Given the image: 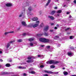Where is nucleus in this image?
Wrapping results in <instances>:
<instances>
[{"label":"nucleus","instance_id":"obj_4","mask_svg":"<svg viewBox=\"0 0 76 76\" xmlns=\"http://www.w3.org/2000/svg\"><path fill=\"white\" fill-rule=\"evenodd\" d=\"M14 41H11L10 42L7 43L6 47L7 48H8L9 47H10V45L11 43H13V42H14Z\"/></svg>","mask_w":76,"mask_h":76},{"label":"nucleus","instance_id":"obj_13","mask_svg":"<svg viewBox=\"0 0 76 76\" xmlns=\"http://www.w3.org/2000/svg\"><path fill=\"white\" fill-rule=\"evenodd\" d=\"M44 72L47 73H50V74H51V71L45 70L44 71Z\"/></svg>","mask_w":76,"mask_h":76},{"label":"nucleus","instance_id":"obj_3","mask_svg":"<svg viewBox=\"0 0 76 76\" xmlns=\"http://www.w3.org/2000/svg\"><path fill=\"white\" fill-rule=\"evenodd\" d=\"M36 23L37 24H33L32 25V26L33 28H36V27H37V26H38V25H39V21H37L36 22Z\"/></svg>","mask_w":76,"mask_h":76},{"label":"nucleus","instance_id":"obj_14","mask_svg":"<svg viewBox=\"0 0 76 76\" xmlns=\"http://www.w3.org/2000/svg\"><path fill=\"white\" fill-rule=\"evenodd\" d=\"M22 24L23 26H26V23L24 21H23L22 22Z\"/></svg>","mask_w":76,"mask_h":76},{"label":"nucleus","instance_id":"obj_39","mask_svg":"<svg viewBox=\"0 0 76 76\" xmlns=\"http://www.w3.org/2000/svg\"><path fill=\"white\" fill-rule=\"evenodd\" d=\"M38 57H42V55H38Z\"/></svg>","mask_w":76,"mask_h":76},{"label":"nucleus","instance_id":"obj_50","mask_svg":"<svg viewBox=\"0 0 76 76\" xmlns=\"http://www.w3.org/2000/svg\"><path fill=\"white\" fill-rule=\"evenodd\" d=\"M40 46L41 47H44V45H40Z\"/></svg>","mask_w":76,"mask_h":76},{"label":"nucleus","instance_id":"obj_27","mask_svg":"<svg viewBox=\"0 0 76 76\" xmlns=\"http://www.w3.org/2000/svg\"><path fill=\"white\" fill-rule=\"evenodd\" d=\"M61 12V10H59L57 11V13H60Z\"/></svg>","mask_w":76,"mask_h":76},{"label":"nucleus","instance_id":"obj_1","mask_svg":"<svg viewBox=\"0 0 76 76\" xmlns=\"http://www.w3.org/2000/svg\"><path fill=\"white\" fill-rule=\"evenodd\" d=\"M39 39L40 42H50L49 39H46L45 38H40Z\"/></svg>","mask_w":76,"mask_h":76},{"label":"nucleus","instance_id":"obj_38","mask_svg":"<svg viewBox=\"0 0 76 76\" xmlns=\"http://www.w3.org/2000/svg\"><path fill=\"white\" fill-rule=\"evenodd\" d=\"M70 13V12H66V14L67 15H69V13Z\"/></svg>","mask_w":76,"mask_h":76},{"label":"nucleus","instance_id":"obj_31","mask_svg":"<svg viewBox=\"0 0 76 76\" xmlns=\"http://www.w3.org/2000/svg\"><path fill=\"white\" fill-rule=\"evenodd\" d=\"M45 35V36H48V33H45L44 34Z\"/></svg>","mask_w":76,"mask_h":76},{"label":"nucleus","instance_id":"obj_35","mask_svg":"<svg viewBox=\"0 0 76 76\" xmlns=\"http://www.w3.org/2000/svg\"><path fill=\"white\" fill-rule=\"evenodd\" d=\"M39 37V36H41V35H42V34H39L37 35Z\"/></svg>","mask_w":76,"mask_h":76},{"label":"nucleus","instance_id":"obj_41","mask_svg":"<svg viewBox=\"0 0 76 76\" xmlns=\"http://www.w3.org/2000/svg\"><path fill=\"white\" fill-rule=\"evenodd\" d=\"M50 51V52H51L52 51H53V50L51 49L50 50H49Z\"/></svg>","mask_w":76,"mask_h":76},{"label":"nucleus","instance_id":"obj_34","mask_svg":"<svg viewBox=\"0 0 76 76\" xmlns=\"http://www.w3.org/2000/svg\"><path fill=\"white\" fill-rule=\"evenodd\" d=\"M70 29L69 28H66L65 30V31H68V30H69Z\"/></svg>","mask_w":76,"mask_h":76},{"label":"nucleus","instance_id":"obj_58","mask_svg":"<svg viewBox=\"0 0 76 76\" xmlns=\"http://www.w3.org/2000/svg\"><path fill=\"white\" fill-rule=\"evenodd\" d=\"M60 45H58V47H60Z\"/></svg>","mask_w":76,"mask_h":76},{"label":"nucleus","instance_id":"obj_17","mask_svg":"<svg viewBox=\"0 0 76 76\" xmlns=\"http://www.w3.org/2000/svg\"><path fill=\"white\" fill-rule=\"evenodd\" d=\"M29 73H31V74H35V72L33 71H29Z\"/></svg>","mask_w":76,"mask_h":76},{"label":"nucleus","instance_id":"obj_23","mask_svg":"<svg viewBox=\"0 0 76 76\" xmlns=\"http://www.w3.org/2000/svg\"><path fill=\"white\" fill-rule=\"evenodd\" d=\"M31 58H33L32 56H29L28 57V59H29L30 60V59H31Z\"/></svg>","mask_w":76,"mask_h":76},{"label":"nucleus","instance_id":"obj_16","mask_svg":"<svg viewBox=\"0 0 76 76\" xmlns=\"http://www.w3.org/2000/svg\"><path fill=\"white\" fill-rule=\"evenodd\" d=\"M59 72H51V74H58Z\"/></svg>","mask_w":76,"mask_h":76},{"label":"nucleus","instance_id":"obj_11","mask_svg":"<svg viewBox=\"0 0 76 76\" xmlns=\"http://www.w3.org/2000/svg\"><path fill=\"white\" fill-rule=\"evenodd\" d=\"M48 28H49V26H46L44 28V30L46 31L48 29Z\"/></svg>","mask_w":76,"mask_h":76},{"label":"nucleus","instance_id":"obj_47","mask_svg":"<svg viewBox=\"0 0 76 76\" xmlns=\"http://www.w3.org/2000/svg\"><path fill=\"white\" fill-rule=\"evenodd\" d=\"M29 70H33V69L32 68H30Z\"/></svg>","mask_w":76,"mask_h":76},{"label":"nucleus","instance_id":"obj_22","mask_svg":"<svg viewBox=\"0 0 76 76\" xmlns=\"http://www.w3.org/2000/svg\"><path fill=\"white\" fill-rule=\"evenodd\" d=\"M17 42H22V40L21 39L18 40Z\"/></svg>","mask_w":76,"mask_h":76},{"label":"nucleus","instance_id":"obj_29","mask_svg":"<svg viewBox=\"0 0 76 76\" xmlns=\"http://www.w3.org/2000/svg\"><path fill=\"white\" fill-rule=\"evenodd\" d=\"M73 38H74V36H71L70 37V39H73Z\"/></svg>","mask_w":76,"mask_h":76},{"label":"nucleus","instance_id":"obj_52","mask_svg":"<svg viewBox=\"0 0 76 76\" xmlns=\"http://www.w3.org/2000/svg\"><path fill=\"white\" fill-rule=\"evenodd\" d=\"M50 31L51 32H53V30H50Z\"/></svg>","mask_w":76,"mask_h":76},{"label":"nucleus","instance_id":"obj_33","mask_svg":"<svg viewBox=\"0 0 76 76\" xmlns=\"http://www.w3.org/2000/svg\"><path fill=\"white\" fill-rule=\"evenodd\" d=\"M46 48L47 49H50V46H48L46 47Z\"/></svg>","mask_w":76,"mask_h":76},{"label":"nucleus","instance_id":"obj_60","mask_svg":"<svg viewBox=\"0 0 76 76\" xmlns=\"http://www.w3.org/2000/svg\"><path fill=\"white\" fill-rule=\"evenodd\" d=\"M26 4H27V6H28V5H27V4H28V3H27Z\"/></svg>","mask_w":76,"mask_h":76},{"label":"nucleus","instance_id":"obj_8","mask_svg":"<svg viewBox=\"0 0 76 76\" xmlns=\"http://www.w3.org/2000/svg\"><path fill=\"white\" fill-rule=\"evenodd\" d=\"M50 2H51V0H48V2L46 4L45 6V7H47V6H48V5H49V4H50Z\"/></svg>","mask_w":76,"mask_h":76},{"label":"nucleus","instance_id":"obj_19","mask_svg":"<svg viewBox=\"0 0 76 76\" xmlns=\"http://www.w3.org/2000/svg\"><path fill=\"white\" fill-rule=\"evenodd\" d=\"M58 38H59V37L58 36H56L54 37V39H57Z\"/></svg>","mask_w":76,"mask_h":76},{"label":"nucleus","instance_id":"obj_63","mask_svg":"<svg viewBox=\"0 0 76 76\" xmlns=\"http://www.w3.org/2000/svg\"><path fill=\"white\" fill-rule=\"evenodd\" d=\"M66 7V5H64V7Z\"/></svg>","mask_w":76,"mask_h":76},{"label":"nucleus","instance_id":"obj_28","mask_svg":"<svg viewBox=\"0 0 76 76\" xmlns=\"http://www.w3.org/2000/svg\"><path fill=\"white\" fill-rule=\"evenodd\" d=\"M40 26L41 27H43V26H44V23H41L40 24Z\"/></svg>","mask_w":76,"mask_h":76},{"label":"nucleus","instance_id":"obj_32","mask_svg":"<svg viewBox=\"0 0 76 76\" xmlns=\"http://www.w3.org/2000/svg\"><path fill=\"white\" fill-rule=\"evenodd\" d=\"M3 49H0V54H1L2 53V51Z\"/></svg>","mask_w":76,"mask_h":76},{"label":"nucleus","instance_id":"obj_61","mask_svg":"<svg viewBox=\"0 0 76 76\" xmlns=\"http://www.w3.org/2000/svg\"><path fill=\"white\" fill-rule=\"evenodd\" d=\"M11 61H12V60H10L9 61L10 62H11Z\"/></svg>","mask_w":76,"mask_h":76},{"label":"nucleus","instance_id":"obj_48","mask_svg":"<svg viewBox=\"0 0 76 76\" xmlns=\"http://www.w3.org/2000/svg\"><path fill=\"white\" fill-rule=\"evenodd\" d=\"M40 64V65H42L43 64H44V63H41Z\"/></svg>","mask_w":76,"mask_h":76},{"label":"nucleus","instance_id":"obj_18","mask_svg":"<svg viewBox=\"0 0 76 76\" xmlns=\"http://www.w3.org/2000/svg\"><path fill=\"white\" fill-rule=\"evenodd\" d=\"M63 73L64 75H68V73L66 71H64L63 72Z\"/></svg>","mask_w":76,"mask_h":76},{"label":"nucleus","instance_id":"obj_64","mask_svg":"<svg viewBox=\"0 0 76 76\" xmlns=\"http://www.w3.org/2000/svg\"><path fill=\"white\" fill-rule=\"evenodd\" d=\"M57 15H58V16H59V15H58V14Z\"/></svg>","mask_w":76,"mask_h":76},{"label":"nucleus","instance_id":"obj_2","mask_svg":"<svg viewBox=\"0 0 76 76\" xmlns=\"http://www.w3.org/2000/svg\"><path fill=\"white\" fill-rule=\"evenodd\" d=\"M59 62L58 61H56L54 60H50L48 61L46 63L47 64H57V63H58Z\"/></svg>","mask_w":76,"mask_h":76},{"label":"nucleus","instance_id":"obj_51","mask_svg":"<svg viewBox=\"0 0 76 76\" xmlns=\"http://www.w3.org/2000/svg\"><path fill=\"white\" fill-rule=\"evenodd\" d=\"M54 29H57V27H55Z\"/></svg>","mask_w":76,"mask_h":76},{"label":"nucleus","instance_id":"obj_54","mask_svg":"<svg viewBox=\"0 0 76 76\" xmlns=\"http://www.w3.org/2000/svg\"><path fill=\"white\" fill-rule=\"evenodd\" d=\"M71 76H76V75H71Z\"/></svg>","mask_w":76,"mask_h":76},{"label":"nucleus","instance_id":"obj_30","mask_svg":"<svg viewBox=\"0 0 76 76\" xmlns=\"http://www.w3.org/2000/svg\"><path fill=\"white\" fill-rule=\"evenodd\" d=\"M28 9L29 11H31V10H32V8L31 7H30L28 8Z\"/></svg>","mask_w":76,"mask_h":76},{"label":"nucleus","instance_id":"obj_40","mask_svg":"<svg viewBox=\"0 0 76 76\" xmlns=\"http://www.w3.org/2000/svg\"><path fill=\"white\" fill-rule=\"evenodd\" d=\"M44 67V65L40 66V67H41V68H43V67Z\"/></svg>","mask_w":76,"mask_h":76},{"label":"nucleus","instance_id":"obj_20","mask_svg":"<svg viewBox=\"0 0 76 76\" xmlns=\"http://www.w3.org/2000/svg\"><path fill=\"white\" fill-rule=\"evenodd\" d=\"M5 66L6 67H10V64H7Z\"/></svg>","mask_w":76,"mask_h":76},{"label":"nucleus","instance_id":"obj_43","mask_svg":"<svg viewBox=\"0 0 76 76\" xmlns=\"http://www.w3.org/2000/svg\"><path fill=\"white\" fill-rule=\"evenodd\" d=\"M54 23H51V26H53V25H54Z\"/></svg>","mask_w":76,"mask_h":76},{"label":"nucleus","instance_id":"obj_6","mask_svg":"<svg viewBox=\"0 0 76 76\" xmlns=\"http://www.w3.org/2000/svg\"><path fill=\"white\" fill-rule=\"evenodd\" d=\"M14 32V31H10L9 32H5L4 33V35H7V34H10V33H13Z\"/></svg>","mask_w":76,"mask_h":76},{"label":"nucleus","instance_id":"obj_57","mask_svg":"<svg viewBox=\"0 0 76 76\" xmlns=\"http://www.w3.org/2000/svg\"><path fill=\"white\" fill-rule=\"evenodd\" d=\"M56 1L58 2V0H56Z\"/></svg>","mask_w":76,"mask_h":76},{"label":"nucleus","instance_id":"obj_49","mask_svg":"<svg viewBox=\"0 0 76 76\" xmlns=\"http://www.w3.org/2000/svg\"><path fill=\"white\" fill-rule=\"evenodd\" d=\"M23 75V76H26V73H24Z\"/></svg>","mask_w":76,"mask_h":76},{"label":"nucleus","instance_id":"obj_37","mask_svg":"<svg viewBox=\"0 0 76 76\" xmlns=\"http://www.w3.org/2000/svg\"><path fill=\"white\" fill-rule=\"evenodd\" d=\"M23 14V13H22L21 14H20L19 15V18H20V17H22V14Z\"/></svg>","mask_w":76,"mask_h":76},{"label":"nucleus","instance_id":"obj_59","mask_svg":"<svg viewBox=\"0 0 76 76\" xmlns=\"http://www.w3.org/2000/svg\"><path fill=\"white\" fill-rule=\"evenodd\" d=\"M63 69H65V68H64V67L63 68Z\"/></svg>","mask_w":76,"mask_h":76},{"label":"nucleus","instance_id":"obj_15","mask_svg":"<svg viewBox=\"0 0 76 76\" xmlns=\"http://www.w3.org/2000/svg\"><path fill=\"white\" fill-rule=\"evenodd\" d=\"M33 61H34V60H28L27 61V63H32Z\"/></svg>","mask_w":76,"mask_h":76},{"label":"nucleus","instance_id":"obj_12","mask_svg":"<svg viewBox=\"0 0 76 76\" xmlns=\"http://www.w3.org/2000/svg\"><path fill=\"white\" fill-rule=\"evenodd\" d=\"M18 67L19 68V69H26V67L24 66L22 67L21 66H19Z\"/></svg>","mask_w":76,"mask_h":76},{"label":"nucleus","instance_id":"obj_25","mask_svg":"<svg viewBox=\"0 0 76 76\" xmlns=\"http://www.w3.org/2000/svg\"><path fill=\"white\" fill-rule=\"evenodd\" d=\"M30 45L31 47H33V45H34V44L32 42L30 43Z\"/></svg>","mask_w":76,"mask_h":76},{"label":"nucleus","instance_id":"obj_62","mask_svg":"<svg viewBox=\"0 0 76 76\" xmlns=\"http://www.w3.org/2000/svg\"><path fill=\"white\" fill-rule=\"evenodd\" d=\"M27 15H30V14L27 13Z\"/></svg>","mask_w":76,"mask_h":76},{"label":"nucleus","instance_id":"obj_21","mask_svg":"<svg viewBox=\"0 0 76 76\" xmlns=\"http://www.w3.org/2000/svg\"><path fill=\"white\" fill-rule=\"evenodd\" d=\"M56 13L55 11H53L51 12V15H54V13Z\"/></svg>","mask_w":76,"mask_h":76},{"label":"nucleus","instance_id":"obj_5","mask_svg":"<svg viewBox=\"0 0 76 76\" xmlns=\"http://www.w3.org/2000/svg\"><path fill=\"white\" fill-rule=\"evenodd\" d=\"M68 55L69 56V57H72V56H73V53L72 52H69L68 53Z\"/></svg>","mask_w":76,"mask_h":76},{"label":"nucleus","instance_id":"obj_24","mask_svg":"<svg viewBox=\"0 0 76 76\" xmlns=\"http://www.w3.org/2000/svg\"><path fill=\"white\" fill-rule=\"evenodd\" d=\"M34 39L32 38H30L28 39V41H32Z\"/></svg>","mask_w":76,"mask_h":76},{"label":"nucleus","instance_id":"obj_26","mask_svg":"<svg viewBox=\"0 0 76 76\" xmlns=\"http://www.w3.org/2000/svg\"><path fill=\"white\" fill-rule=\"evenodd\" d=\"M50 67L51 69H54V68L55 67V66H54V65H51L50 66Z\"/></svg>","mask_w":76,"mask_h":76},{"label":"nucleus","instance_id":"obj_9","mask_svg":"<svg viewBox=\"0 0 76 76\" xmlns=\"http://www.w3.org/2000/svg\"><path fill=\"white\" fill-rule=\"evenodd\" d=\"M48 18H49V19H50L51 20H54V17L52 16H48Z\"/></svg>","mask_w":76,"mask_h":76},{"label":"nucleus","instance_id":"obj_10","mask_svg":"<svg viewBox=\"0 0 76 76\" xmlns=\"http://www.w3.org/2000/svg\"><path fill=\"white\" fill-rule=\"evenodd\" d=\"M6 6L7 7H10L12 6V4L10 3H8L6 4Z\"/></svg>","mask_w":76,"mask_h":76},{"label":"nucleus","instance_id":"obj_44","mask_svg":"<svg viewBox=\"0 0 76 76\" xmlns=\"http://www.w3.org/2000/svg\"><path fill=\"white\" fill-rule=\"evenodd\" d=\"M0 61L1 62H2V61H3V60H2V59H0Z\"/></svg>","mask_w":76,"mask_h":76},{"label":"nucleus","instance_id":"obj_45","mask_svg":"<svg viewBox=\"0 0 76 76\" xmlns=\"http://www.w3.org/2000/svg\"><path fill=\"white\" fill-rule=\"evenodd\" d=\"M7 73L6 72H4L3 73V74L4 75H5V74H7Z\"/></svg>","mask_w":76,"mask_h":76},{"label":"nucleus","instance_id":"obj_55","mask_svg":"<svg viewBox=\"0 0 76 76\" xmlns=\"http://www.w3.org/2000/svg\"><path fill=\"white\" fill-rule=\"evenodd\" d=\"M69 18H72V16H71V15H70Z\"/></svg>","mask_w":76,"mask_h":76},{"label":"nucleus","instance_id":"obj_56","mask_svg":"<svg viewBox=\"0 0 76 76\" xmlns=\"http://www.w3.org/2000/svg\"><path fill=\"white\" fill-rule=\"evenodd\" d=\"M58 26H59L58 24H57L56 25V26H57V27H58Z\"/></svg>","mask_w":76,"mask_h":76},{"label":"nucleus","instance_id":"obj_53","mask_svg":"<svg viewBox=\"0 0 76 76\" xmlns=\"http://www.w3.org/2000/svg\"><path fill=\"white\" fill-rule=\"evenodd\" d=\"M54 9H57V7H54Z\"/></svg>","mask_w":76,"mask_h":76},{"label":"nucleus","instance_id":"obj_42","mask_svg":"<svg viewBox=\"0 0 76 76\" xmlns=\"http://www.w3.org/2000/svg\"><path fill=\"white\" fill-rule=\"evenodd\" d=\"M74 3L76 4V0H75L74 1Z\"/></svg>","mask_w":76,"mask_h":76},{"label":"nucleus","instance_id":"obj_7","mask_svg":"<svg viewBox=\"0 0 76 76\" xmlns=\"http://www.w3.org/2000/svg\"><path fill=\"white\" fill-rule=\"evenodd\" d=\"M32 20L33 21H36V20H38V18L37 17H35L33 18Z\"/></svg>","mask_w":76,"mask_h":76},{"label":"nucleus","instance_id":"obj_36","mask_svg":"<svg viewBox=\"0 0 76 76\" xmlns=\"http://www.w3.org/2000/svg\"><path fill=\"white\" fill-rule=\"evenodd\" d=\"M26 33H24L23 34V35L24 36V37L26 36Z\"/></svg>","mask_w":76,"mask_h":76},{"label":"nucleus","instance_id":"obj_46","mask_svg":"<svg viewBox=\"0 0 76 76\" xmlns=\"http://www.w3.org/2000/svg\"><path fill=\"white\" fill-rule=\"evenodd\" d=\"M44 76H48V75L47 74H45V75H44Z\"/></svg>","mask_w":76,"mask_h":76}]
</instances>
